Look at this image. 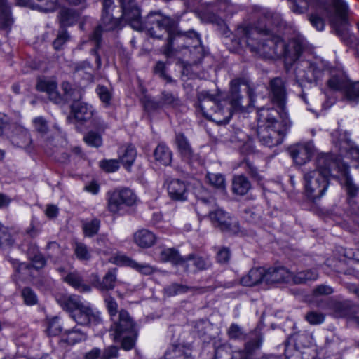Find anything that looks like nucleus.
<instances>
[{
	"mask_svg": "<svg viewBox=\"0 0 359 359\" xmlns=\"http://www.w3.org/2000/svg\"><path fill=\"white\" fill-rule=\"evenodd\" d=\"M284 22L280 14L264 8L259 11L258 20L254 27L243 23L236 30V37L241 46L246 45L250 51L264 57L283 56L288 71L296 64L294 72L297 81L312 83L320 79L324 72L321 62L300 60L307 47L302 36H296L285 43L278 35Z\"/></svg>",
	"mask_w": 359,
	"mask_h": 359,
	"instance_id": "obj_1",
	"label": "nucleus"
},
{
	"mask_svg": "<svg viewBox=\"0 0 359 359\" xmlns=\"http://www.w3.org/2000/svg\"><path fill=\"white\" fill-rule=\"evenodd\" d=\"M271 100L280 111L273 107H261L257 110V137L265 147H273L280 144L292 122L285 111L286 90L281 78L276 77L270 81Z\"/></svg>",
	"mask_w": 359,
	"mask_h": 359,
	"instance_id": "obj_2",
	"label": "nucleus"
},
{
	"mask_svg": "<svg viewBox=\"0 0 359 359\" xmlns=\"http://www.w3.org/2000/svg\"><path fill=\"white\" fill-rule=\"evenodd\" d=\"M247 87V93L249 97V104L254 102V90L251 88L248 79L245 77H238L233 79L230 83V93L228 97V103L230 108H224V104L219 99L208 92H201L198 98L199 107L203 115L208 119L221 124L227 123L234 111H243L242 104L243 97L240 95V86ZM226 104L227 101H224Z\"/></svg>",
	"mask_w": 359,
	"mask_h": 359,
	"instance_id": "obj_3",
	"label": "nucleus"
},
{
	"mask_svg": "<svg viewBox=\"0 0 359 359\" xmlns=\"http://www.w3.org/2000/svg\"><path fill=\"white\" fill-rule=\"evenodd\" d=\"M144 29L148 31L151 36L161 39L168 34V42L163 48V54L167 57L174 55V43L178 48H183L193 46L197 48L201 43L199 35L194 30L187 32L179 31L176 23L172 18L163 16L158 13H151L144 22Z\"/></svg>",
	"mask_w": 359,
	"mask_h": 359,
	"instance_id": "obj_4",
	"label": "nucleus"
},
{
	"mask_svg": "<svg viewBox=\"0 0 359 359\" xmlns=\"http://www.w3.org/2000/svg\"><path fill=\"white\" fill-rule=\"evenodd\" d=\"M332 5L327 7L323 1L316 7L317 11L309 17L311 24L317 30L322 31L325 27V21L320 15L329 18L330 22L334 29L335 34L347 46H353L355 36L348 32L347 27V15L348 8L344 0H330Z\"/></svg>",
	"mask_w": 359,
	"mask_h": 359,
	"instance_id": "obj_5",
	"label": "nucleus"
},
{
	"mask_svg": "<svg viewBox=\"0 0 359 359\" xmlns=\"http://www.w3.org/2000/svg\"><path fill=\"white\" fill-rule=\"evenodd\" d=\"M337 168H339V163L332 156L320 154L316 157L313 168L304 171V193L310 201L316 202L325 196Z\"/></svg>",
	"mask_w": 359,
	"mask_h": 359,
	"instance_id": "obj_6",
	"label": "nucleus"
},
{
	"mask_svg": "<svg viewBox=\"0 0 359 359\" xmlns=\"http://www.w3.org/2000/svg\"><path fill=\"white\" fill-rule=\"evenodd\" d=\"M334 343L333 335L317 334L309 331L293 334L285 346V355L288 359H317L324 350L332 348Z\"/></svg>",
	"mask_w": 359,
	"mask_h": 359,
	"instance_id": "obj_7",
	"label": "nucleus"
},
{
	"mask_svg": "<svg viewBox=\"0 0 359 359\" xmlns=\"http://www.w3.org/2000/svg\"><path fill=\"white\" fill-rule=\"evenodd\" d=\"M56 301L79 325L95 327L102 323L100 313L84 304L79 296L61 294L56 297Z\"/></svg>",
	"mask_w": 359,
	"mask_h": 359,
	"instance_id": "obj_8",
	"label": "nucleus"
},
{
	"mask_svg": "<svg viewBox=\"0 0 359 359\" xmlns=\"http://www.w3.org/2000/svg\"><path fill=\"white\" fill-rule=\"evenodd\" d=\"M137 196L128 188L115 189L107 194V209L117 214L125 207H131L136 204Z\"/></svg>",
	"mask_w": 359,
	"mask_h": 359,
	"instance_id": "obj_9",
	"label": "nucleus"
},
{
	"mask_svg": "<svg viewBox=\"0 0 359 359\" xmlns=\"http://www.w3.org/2000/svg\"><path fill=\"white\" fill-rule=\"evenodd\" d=\"M209 218L212 224L222 231L236 233L239 231L237 221L222 209L210 211Z\"/></svg>",
	"mask_w": 359,
	"mask_h": 359,
	"instance_id": "obj_10",
	"label": "nucleus"
},
{
	"mask_svg": "<svg viewBox=\"0 0 359 359\" xmlns=\"http://www.w3.org/2000/svg\"><path fill=\"white\" fill-rule=\"evenodd\" d=\"M114 324L111 329L114 331V340H118L125 333H133V323L129 313L121 310L117 319L112 318Z\"/></svg>",
	"mask_w": 359,
	"mask_h": 359,
	"instance_id": "obj_11",
	"label": "nucleus"
},
{
	"mask_svg": "<svg viewBox=\"0 0 359 359\" xmlns=\"http://www.w3.org/2000/svg\"><path fill=\"white\" fill-rule=\"evenodd\" d=\"M289 153L294 161L298 165H304L308 162L314 152L312 143H298L289 148Z\"/></svg>",
	"mask_w": 359,
	"mask_h": 359,
	"instance_id": "obj_12",
	"label": "nucleus"
},
{
	"mask_svg": "<svg viewBox=\"0 0 359 359\" xmlns=\"http://www.w3.org/2000/svg\"><path fill=\"white\" fill-rule=\"evenodd\" d=\"M121 21L118 18L113 17L109 12H103L102 23L97 26L90 36V41H95L97 46L101 41L102 31H111L118 28Z\"/></svg>",
	"mask_w": 359,
	"mask_h": 359,
	"instance_id": "obj_13",
	"label": "nucleus"
},
{
	"mask_svg": "<svg viewBox=\"0 0 359 359\" xmlns=\"http://www.w3.org/2000/svg\"><path fill=\"white\" fill-rule=\"evenodd\" d=\"M262 345V339L256 337L250 340L245 344L243 350L234 351L231 359H254V353L260 348ZM220 352L219 351L215 353V359H220ZM260 359H271L269 357L264 356Z\"/></svg>",
	"mask_w": 359,
	"mask_h": 359,
	"instance_id": "obj_14",
	"label": "nucleus"
},
{
	"mask_svg": "<svg viewBox=\"0 0 359 359\" xmlns=\"http://www.w3.org/2000/svg\"><path fill=\"white\" fill-rule=\"evenodd\" d=\"M122 18L134 29L140 31L144 29V25L141 20L140 11L139 8L133 3H130L128 6H122Z\"/></svg>",
	"mask_w": 359,
	"mask_h": 359,
	"instance_id": "obj_15",
	"label": "nucleus"
},
{
	"mask_svg": "<svg viewBox=\"0 0 359 359\" xmlns=\"http://www.w3.org/2000/svg\"><path fill=\"white\" fill-rule=\"evenodd\" d=\"M292 273L283 266L265 269V282L266 283H287L292 280Z\"/></svg>",
	"mask_w": 359,
	"mask_h": 359,
	"instance_id": "obj_16",
	"label": "nucleus"
},
{
	"mask_svg": "<svg viewBox=\"0 0 359 359\" xmlns=\"http://www.w3.org/2000/svg\"><path fill=\"white\" fill-rule=\"evenodd\" d=\"M167 191L172 200L184 201L187 198L188 189L184 181L178 179L171 180L168 182Z\"/></svg>",
	"mask_w": 359,
	"mask_h": 359,
	"instance_id": "obj_17",
	"label": "nucleus"
},
{
	"mask_svg": "<svg viewBox=\"0 0 359 359\" xmlns=\"http://www.w3.org/2000/svg\"><path fill=\"white\" fill-rule=\"evenodd\" d=\"M184 259L187 262L182 265V267L189 272L196 273L198 271L207 270L212 265L209 259L194 254L189 255Z\"/></svg>",
	"mask_w": 359,
	"mask_h": 359,
	"instance_id": "obj_18",
	"label": "nucleus"
},
{
	"mask_svg": "<svg viewBox=\"0 0 359 359\" xmlns=\"http://www.w3.org/2000/svg\"><path fill=\"white\" fill-rule=\"evenodd\" d=\"M116 262L118 264L130 266L139 273L146 276L151 275L156 271L154 266L146 263H138L135 260L124 255H117L116 257Z\"/></svg>",
	"mask_w": 359,
	"mask_h": 359,
	"instance_id": "obj_19",
	"label": "nucleus"
},
{
	"mask_svg": "<svg viewBox=\"0 0 359 359\" xmlns=\"http://www.w3.org/2000/svg\"><path fill=\"white\" fill-rule=\"evenodd\" d=\"M16 1L19 6L29 7L45 13L53 12L57 5L56 0H16Z\"/></svg>",
	"mask_w": 359,
	"mask_h": 359,
	"instance_id": "obj_20",
	"label": "nucleus"
},
{
	"mask_svg": "<svg viewBox=\"0 0 359 359\" xmlns=\"http://www.w3.org/2000/svg\"><path fill=\"white\" fill-rule=\"evenodd\" d=\"M92 281L93 285L100 290L109 291L111 290L115 287L116 281V269H110L104 275L102 280H100L97 274L92 275Z\"/></svg>",
	"mask_w": 359,
	"mask_h": 359,
	"instance_id": "obj_21",
	"label": "nucleus"
},
{
	"mask_svg": "<svg viewBox=\"0 0 359 359\" xmlns=\"http://www.w3.org/2000/svg\"><path fill=\"white\" fill-rule=\"evenodd\" d=\"M342 175V184L350 198L355 197L359 192V186L356 184L349 175L348 166L343 163H339V168H337Z\"/></svg>",
	"mask_w": 359,
	"mask_h": 359,
	"instance_id": "obj_22",
	"label": "nucleus"
},
{
	"mask_svg": "<svg viewBox=\"0 0 359 359\" xmlns=\"http://www.w3.org/2000/svg\"><path fill=\"white\" fill-rule=\"evenodd\" d=\"M72 113L78 122H86L90 120L93 111L92 107L82 102H75L72 105Z\"/></svg>",
	"mask_w": 359,
	"mask_h": 359,
	"instance_id": "obj_23",
	"label": "nucleus"
},
{
	"mask_svg": "<svg viewBox=\"0 0 359 359\" xmlns=\"http://www.w3.org/2000/svg\"><path fill=\"white\" fill-rule=\"evenodd\" d=\"M262 282H265V269L263 267L251 269L240 280L241 284L246 287H252Z\"/></svg>",
	"mask_w": 359,
	"mask_h": 359,
	"instance_id": "obj_24",
	"label": "nucleus"
},
{
	"mask_svg": "<svg viewBox=\"0 0 359 359\" xmlns=\"http://www.w3.org/2000/svg\"><path fill=\"white\" fill-rule=\"evenodd\" d=\"M164 357L165 359H194L191 349L184 344L172 345L166 351Z\"/></svg>",
	"mask_w": 359,
	"mask_h": 359,
	"instance_id": "obj_25",
	"label": "nucleus"
},
{
	"mask_svg": "<svg viewBox=\"0 0 359 359\" xmlns=\"http://www.w3.org/2000/svg\"><path fill=\"white\" fill-rule=\"evenodd\" d=\"M133 240L135 243L139 247L147 248L151 247L155 243L156 237L151 231L142 229L134 233Z\"/></svg>",
	"mask_w": 359,
	"mask_h": 359,
	"instance_id": "obj_26",
	"label": "nucleus"
},
{
	"mask_svg": "<svg viewBox=\"0 0 359 359\" xmlns=\"http://www.w3.org/2000/svg\"><path fill=\"white\" fill-rule=\"evenodd\" d=\"M11 142L16 147L27 149L30 146L32 139L27 129L18 126L15 128L14 134L11 137Z\"/></svg>",
	"mask_w": 359,
	"mask_h": 359,
	"instance_id": "obj_27",
	"label": "nucleus"
},
{
	"mask_svg": "<svg viewBox=\"0 0 359 359\" xmlns=\"http://www.w3.org/2000/svg\"><path fill=\"white\" fill-rule=\"evenodd\" d=\"M137 156L135 148L132 145H126L120 148L118 151V160L124 168L130 170Z\"/></svg>",
	"mask_w": 359,
	"mask_h": 359,
	"instance_id": "obj_28",
	"label": "nucleus"
},
{
	"mask_svg": "<svg viewBox=\"0 0 359 359\" xmlns=\"http://www.w3.org/2000/svg\"><path fill=\"white\" fill-rule=\"evenodd\" d=\"M175 142L180 154L185 160L190 161L196 158L187 138L183 134H177Z\"/></svg>",
	"mask_w": 359,
	"mask_h": 359,
	"instance_id": "obj_29",
	"label": "nucleus"
},
{
	"mask_svg": "<svg viewBox=\"0 0 359 359\" xmlns=\"http://www.w3.org/2000/svg\"><path fill=\"white\" fill-rule=\"evenodd\" d=\"M13 22L7 0H0V29H10Z\"/></svg>",
	"mask_w": 359,
	"mask_h": 359,
	"instance_id": "obj_30",
	"label": "nucleus"
},
{
	"mask_svg": "<svg viewBox=\"0 0 359 359\" xmlns=\"http://www.w3.org/2000/svg\"><path fill=\"white\" fill-rule=\"evenodd\" d=\"M349 81L343 72H339L332 75L327 81V86L332 90L341 91L344 93Z\"/></svg>",
	"mask_w": 359,
	"mask_h": 359,
	"instance_id": "obj_31",
	"label": "nucleus"
},
{
	"mask_svg": "<svg viewBox=\"0 0 359 359\" xmlns=\"http://www.w3.org/2000/svg\"><path fill=\"white\" fill-rule=\"evenodd\" d=\"M160 259L162 262H170L175 265L182 266L186 264L187 261L179 254L175 248H166L161 251Z\"/></svg>",
	"mask_w": 359,
	"mask_h": 359,
	"instance_id": "obj_32",
	"label": "nucleus"
},
{
	"mask_svg": "<svg viewBox=\"0 0 359 359\" xmlns=\"http://www.w3.org/2000/svg\"><path fill=\"white\" fill-rule=\"evenodd\" d=\"M64 281L80 292H89L91 290L89 285L83 283L81 276L76 271L68 273L64 278Z\"/></svg>",
	"mask_w": 359,
	"mask_h": 359,
	"instance_id": "obj_33",
	"label": "nucleus"
},
{
	"mask_svg": "<svg viewBox=\"0 0 359 359\" xmlns=\"http://www.w3.org/2000/svg\"><path fill=\"white\" fill-rule=\"evenodd\" d=\"M251 188V184L244 175L235 176L232 181L233 192L237 195L246 194Z\"/></svg>",
	"mask_w": 359,
	"mask_h": 359,
	"instance_id": "obj_34",
	"label": "nucleus"
},
{
	"mask_svg": "<svg viewBox=\"0 0 359 359\" xmlns=\"http://www.w3.org/2000/svg\"><path fill=\"white\" fill-rule=\"evenodd\" d=\"M318 278V272L316 269H307L292 273V280L295 284H304L309 281H313Z\"/></svg>",
	"mask_w": 359,
	"mask_h": 359,
	"instance_id": "obj_35",
	"label": "nucleus"
},
{
	"mask_svg": "<svg viewBox=\"0 0 359 359\" xmlns=\"http://www.w3.org/2000/svg\"><path fill=\"white\" fill-rule=\"evenodd\" d=\"M62 337L63 341L70 345H74L76 343L86 340L87 334L81 329L74 327L71 330H65Z\"/></svg>",
	"mask_w": 359,
	"mask_h": 359,
	"instance_id": "obj_36",
	"label": "nucleus"
},
{
	"mask_svg": "<svg viewBox=\"0 0 359 359\" xmlns=\"http://www.w3.org/2000/svg\"><path fill=\"white\" fill-rule=\"evenodd\" d=\"M323 0H288L290 8L295 13H303L309 7H315Z\"/></svg>",
	"mask_w": 359,
	"mask_h": 359,
	"instance_id": "obj_37",
	"label": "nucleus"
},
{
	"mask_svg": "<svg viewBox=\"0 0 359 359\" xmlns=\"http://www.w3.org/2000/svg\"><path fill=\"white\" fill-rule=\"evenodd\" d=\"M156 161L163 165H168L172 161V152L165 144H159L154 153Z\"/></svg>",
	"mask_w": 359,
	"mask_h": 359,
	"instance_id": "obj_38",
	"label": "nucleus"
},
{
	"mask_svg": "<svg viewBox=\"0 0 359 359\" xmlns=\"http://www.w3.org/2000/svg\"><path fill=\"white\" fill-rule=\"evenodd\" d=\"M161 108H175L180 105L181 101L177 94L169 91H163L159 97Z\"/></svg>",
	"mask_w": 359,
	"mask_h": 359,
	"instance_id": "obj_39",
	"label": "nucleus"
},
{
	"mask_svg": "<svg viewBox=\"0 0 359 359\" xmlns=\"http://www.w3.org/2000/svg\"><path fill=\"white\" fill-rule=\"evenodd\" d=\"M79 15L74 10L63 8L60 11V22L63 27L72 25L77 21Z\"/></svg>",
	"mask_w": 359,
	"mask_h": 359,
	"instance_id": "obj_40",
	"label": "nucleus"
},
{
	"mask_svg": "<svg viewBox=\"0 0 359 359\" xmlns=\"http://www.w3.org/2000/svg\"><path fill=\"white\" fill-rule=\"evenodd\" d=\"M36 88L39 91L47 93L51 99L56 100L57 94L56 92L57 84L55 82L46 79H39Z\"/></svg>",
	"mask_w": 359,
	"mask_h": 359,
	"instance_id": "obj_41",
	"label": "nucleus"
},
{
	"mask_svg": "<svg viewBox=\"0 0 359 359\" xmlns=\"http://www.w3.org/2000/svg\"><path fill=\"white\" fill-rule=\"evenodd\" d=\"M241 166L245 170V172L250 176V177L260 183L262 182L264 177L258 170L257 168L249 159H245L241 163Z\"/></svg>",
	"mask_w": 359,
	"mask_h": 359,
	"instance_id": "obj_42",
	"label": "nucleus"
},
{
	"mask_svg": "<svg viewBox=\"0 0 359 359\" xmlns=\"http://www.w3.org/2000/svg\"><path fill=\"white\" fill-rule=\"evenodd\" d=\"M332 135L334 142L338 144L341 149L348 151L352 147V141L348 137L347 133L339 134V131H335Z\"/></svg>",
	"mask_w": 359,
	"mask_h": 359,
	"instance_id": "obj_43",
	"label": "nucleus"
},
{
	"mask_svg": "<svg viewBox=\"0 0 359 359\" xmlns=\"http://www.w3.org/2000/svg\"><path fill=\"white\" fill-rule=\"evenodd\" d=\"M100 227V220L94 218L89 222L83 223V231L86 236L92 237L97 233Z\"/></svg>",
	"mask_w": 359,
	"mask_h": 359,
	"instance_id": "obj_44",
	"label": "nucleus"
},
{
	"mask_svg": "<svg viewBox=\"0 0 359 359\" xmlns=\"http://www.w3.org/2000/svg\"><path fill=\"white\" fill-rule=\"evenodd\" d=\"M344 96L350 101L359 100V81L351 82L349 81L344 93Z\"/></svg>",
	"mask_w": 359,
	"mask_h": 359,
	"instance_id": "obj_45",
	"label": "nucleus"
},
{
	"mask_svg": "<svg viewBox=\"0 0 359 359\" xmlns=\"http://www.w3.org/2000/svg\"><path fill=\"white\" fill-rule=\"evenodd\" d=\"M305 320L312 325L322 324L325 319V315L319 311H311L305 315Z\"/></svg>",
	"mask_w": 359,
	"mask_h": 359,
	"instance_id": "obj_46",
	"label": "nucleus"
},
{
	"mask_svg": "<svg viewBox=\"0 0 359 359\" xmlns=\"http://www.w3.org/2000/svg\"><path fill=\"white\" fill-rule=\"evenodd\" d=\"M24 303L27 306H33L37 304L38 298L36 293L29 287H25L21 292Z\"/></svg>",
	"mask_w": 359,
	"mask_h": 359,
	"instance_id": "obj_47",
	"label": "nucleus"
},
{
	"mask_svg": "<svg viewBox=\"0 0 359 359\" xmlns=\"http://www.w3.org/2000/svg\"><path fill=\"white\" fill-rule=\"evenodd\" d=\"M191 290V288L177 283H173L165 288V293L168 296H175L180 294L186 293Z\"/></svg>",
	"mask_w": 359,
	"mask_h": 359,
	"instance_id": "obj_48",
	"label": "nucleus"
},
{
	"mask_svg": "<svg viewBox=\"0 0 359 359\" xmlns=\"http://www.w3.org/2000/svg\"><path fill=\"white\" fill-rule=\"evenodd\" d=\"M206 177L209 183L213 187L218 189H224L225 187V180L221 174L208 172Z\"/></svg>",
	"mask_w": 359,
	"mask_h": 359,
	"instance_id": "obj_49",
	"label": "nucleus"
},
{
	"mask_svg": "<svg viewBox=\"0 0 359 359\" xmlns=\"http://www.w3.org/2000/svg\"><path fill=\"white\" fill-rule=\"evenodd\" d=\"M351 306L348 301L335 302L332 304V309L339 316H344L348 313Z\"/></svg>",
	"mask_w": 359,
	"mask_h": 359,
	"instance_id": "obj_50",
	"label": "nucleus"
},
{
	"mask_svg": "<svg viewBox=\"0 0 359 359\" xmlns=\"http://www.w3.org/2000/svg\"><path fill=\"white\" fill-rule=\"evenodd\" d=\"M32 123L35 130L41 135H46L48 132V122L43 117L39 116L34 118Z\"/></svg>",
	"mask_w": 359,
	"mask_h": 359,
	"instance_id": "obj_51",
	"label": "nucleus"
},
{
	"mask_svg": "<svg viewBox=\"0 0 359 359\" xmlns=\"http://www.w3.org/2000/svg\"><path fill=\"white\" fill-rule=\"evenodd\" d=\"M96 93L100 100L106 105H109L112 98L111 91L105 86L98 85L96 88Z\"/></svg>",
	"mask_w": 359,
	"mask_h": 359,
	"instance_id": "obj_52",
	"label": "nucleus"
},
{
	"mask_svg": "<svg viewBox=\"0 0 359 359\" xmlns=\"http://www.w3.org/2000/svg\"><path fill=\"white\" fill-rule=\"evenodd\" d=\"M14 243L7 227L4 225L0 228V246H11Z\"/></svg>",
	"mask_w": 359,
	"mask_h": 359,
	"instance_id": "obj_53",
	"label": "nucleus"
},
{
	"mask_svg": "<svg viewBox=\"0 0 359 359\" xmlns=\"http://www.w3.org/2000/svg\"><path fill=\"white\" fill-rule=\"evenodd\" d=\"M84 140L89 146L95 147H99L102 143L101 136L95 132H89L84 137Z\"/></svg>",
	"mask_w": 359,
	"mask_h": 359,
	"instance_id": "obj_54",
	"label": "nucleus"
},
{
	"mask_svg": "<svg viewBox=\"0 0 359 359\" xmlns=\"http://www.w3.org/2000/svg\"><path fill=\"white\" fill-rule=\"evenodd\" d=\"M227 334L231 339H241L245 337L243 329L236 323L231 325L227 331Z\"/></svg>",
	"mask_w": 359,
	"mask_h": 359,
	"instance_id": "obj_55",
	"label": "nucleus"
},
{
	"mask_svg": "<svg viewBox=\"0 0 359 359\" xmlns=\"http://www.w3.org/2000/svg\"><path fill=\"white\" fill-rule=\"evenodd\" d=\"M74 252L77 258L79 259L88 260L90 257V255L87 248V246L83 243H76Z\"/></svg>",
	"mask_w": 359,
	"mask_h": 359,
	"instance_id": "obj_56",
	"label": "nucleus"
},
{
	"mask_svg": "<svg viewBox=\"0 0 359 359\" xmlns=\"http://www.w3.org/2000/svg\"><path fill=\"white\" fill-rule=\"evenodd\" d=\"M100 167L108 172H114L119 168V160H104L100 161Z\"/></svg>",
	"mask_w": 359,
	"mask_h": 359,
	"instance_id": "obj_57",
	"label": "nucleus"
},
{
	"mask_svg": "<svg viewBox=\"0 0 359 359\" xmlns=\"http://www.w3.org/2000/svg\"><path fill=\"white\" fill-rule=\"evenodd\" d=\"M118 356V348L116 346H109L102 351L101 359H115Z\"/></svg>",
	"mask_w": 359,
	"mask_h": 359,
	"instance_id": "obj_58",
	"label": "nucleus"
},
{
	"mask_svg": "<svg viewBox=\"0 0 359 359\" xmlns=\"http://www.w3.org/2000/svg\"><path fill=\"white\" fill-rule=\"evenodd\" d=\"M69 36L67 32L65 30L60 31L57 38L53 42V46L55 50H60L62 46L68 41Z\"/></svg>",
	"mask_w": 359,
	"mask_h": 359,
	"instance_id": "obj_59",
	"label": "nucleus"
},
{
	"mask_svg": "<svg viewBox=\"0 0 359 359\" xmlns=\"http://www.w3.org/2000/svg\"><path fill=\"white\" fill-rule=\"evenodd\" d=\"M29 256L35 269H39L45 266L46 259L42 254L37 252L32 255L31 253L29 252Z\"/></svg>",
	"mask_w": 359,
	"mask_h": 359,
	"instance_id": "obj_60",
	"label": "nucleus"
},
{
	"mask_svg": "<svg viewBox=\"0 0 359 359\" xmlns=\"http://www.w3.org/2000/svg\"><path fill=\"white\" fill-rule=\"evenodd\" d=\"M165 64L163 62H158L154 67V72L168 82H171V78L165 72Z\"/></svg>",
	"mask_w": 359,
	"mask_h": 359,
	"instance_id": "obj_61",
	"label": "nucleus"
},
{
	"mask_svg": "<svg viewBox=\"0 0 359 359\" xmlns=\"http://www.w3.org/2000/svg\"><path fill=\"white\" fill-rule=\"evenodd\" d=\"M105 303L111 317L112 318L116 317L118 309V304L115 299L111 297H109L105 299Z\"/></svg>",
	"mask_w": 359,
	"mask_h": 359,
	"instance_id": "obj_62",
	"label": "nucleus"
},
{
	"mask_svg": "<svg viewBox=\"0 0 359 359\" xmlns=\"http://www.w3.org/2000/svg\"><path fill=\"white\" fill-rule=\"evenodd\" d=\"M333 289L326 285H320L317 286L313 290L315 295H328L333 293Z\"/></svg>",
	"mask_w": 359,
	"mask_h": 359,
	"instance_id": "obj_63",
	"label": "nucleus"
},
{
	"mask_svg": "<svg viewBox=\"0 0 359 359\" xmlns=\"http://www.w3.org/2000/svg\"><path fill=\"white\" fill-rule=\"evenodd\" d=\"M102 350L98 347H94L87 353H86L85 359H101Z\"/></svg>",
	"mask_w": 359,
	"mask_h": 359,
	"instance_id": "obj_64",
	"label": "nucleus"
}]
</instances>
